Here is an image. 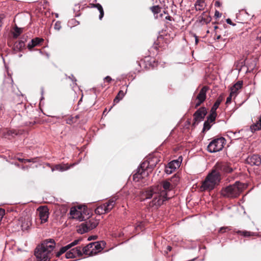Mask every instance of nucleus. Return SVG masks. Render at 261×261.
<instances>
[{
    "label": "nucleus",
    "instance_id": "a18cd8bd",
    "mask_svg": "<svg viewBox=\"0 0 261 261\" xmlns=\"http://www.w3.org/2000/svg\"><path fill=\"white\" fill-rule=\"evenodd\" d=\"M215 15L217 17H220L221 16V14L218 11H216L215 12Z\"/></svg>",
    "mask_w": 261,
    "mask_h": 261
},
{
    "label": "nucleus",
    "instance_id": "2f4dec72",
    "mask_svg": "<svg viewBox=\"0 0 261 261\" xmlns=\"http://www.w3.org/2000/svg\"><path fill=\"white\" fill-rule=\"evenodd\" d=\"M22 32V29L21 28L16 27L14 29V32L13 33V37L14 38H17Z\"/></svg>",
    "mask_w": 261,
    "mask_h": 261
},
{
    "label": "nucleus",
    "instance_id": "5fc2aeb1",
    "mask_svg": "<svg viewBox=\"0 0 261 261\" xmlns=\"http://www.w3.org/2000/svg\"><path fill=\"white\" fill-rule=\"evenodd\" d=\"M167 249H168V251H170L171 250V249H172V248H171V246H167Z\"/></svg>",
    "mask_w": 261,
    "mask_h": 261
},
{
    "label": "nucleus",
    "instance_id": "a211bd4d",
    "mask_svg": "<svg viewBox=\"0 0 261 261\" xmlns=\"http://www.w3.org/2000/svg\"><path fill=\"white\" fill-rule=\"evenodd\" d=\"M242 85L243 82L241 81H239L234 84L230 88V93L231 94H233L234 96H236L238 94V91L242 88Z\"/></svg>",
    "mask_w": 261,
    "mask_h": 261
},
{
    "label": "nucleus",
    "instance_id": "58836bf2",
    "mask_svg": "<svg viewBox=\"0 0 261 261\" xmlns=\"http://www.w3.org/2000/svg\"><path fill=\"white\" fill-rule=\"evenodd\" d=\"M229 229L228 227H222L220 228L219 230V232L220 233H223L227 230H229Z\"/></svg>",
    "mask_w": 261,
    "mask_h": 261
},
{
    "label": "nucleus",
    "instance_id": "5701e85b",
    "mask_svg": "<svg viewBox=\"0 0 261 261\" xmlns=\"http://www.w3.org/2000/svg\"><path fill=\"white\" fill-rule=\"evenodd\" d=\"M90 245V243L87 245L86 246L84 247L82 249V251L84 254L86 255H88L90 256L95 255V251H94L92 247H88Z\"/></svg>",
    "mask_w": 261,
    "mask_h": 261
},
{
    "label": "nucleus",
    "instance_id": "a878e982",
    "mask_svg": "<svg viewBox=\"0 0 261 261\" xmlns=\"http://www.w3.org/2000/svg\"><path fill=\"white\" fill-rule=\"evenodd\" d=\"M126 93V90L125 91H123V90H120L118 94L114 99V102L115 103H118L120 100H121L123 98Z\"/></svg>",
    "mask_w": 261,
    "mask_h": 261
},
{
    "label": "nucleus",
    "instance_id": "8fccbe9b",
    "mask_svg": "<svg viewBox=\"0 0 261 261\" xmlns=\"http://www.w3.org/2000/svg\"><path fill=\"white\" fill-rule=\"evenodd\" d=\"M69 78H70L72 81L76 82V81L73 75H71V76H69Z\"/></svg>",
    "mask_w": 261,
    "mask_h": 261
},
{
    "label": "nucleus",
    "instance_id": "412c9836",
    "mask_svg": "<svg viewBox=\"0 0 261 261\" xmlns=\"http://www.w3.org/2000/svg\"><path fill=\"white\" fill-rule=\"evenodd\" d=\"M89 230H90V229H89V226H88V224L86 223V222L82 223L80 225L79 228L77 229L78 232L81 234L87 232Z\"/></svg>",
    "mask_w": 261,
    "mask_h": 261
},
{
    "label": "nucleus",
    "instance_id": "680f3d73",
    "mask_svg": "<svg viewBox=\"0 0 261 261\" xmlns=\"http://www.w3.org/2000/svg\"><path fill=\"white\" fill-rule=\"evenodd\" d=\"M1 221V219H0V221Z\"/></svg>",
    "mask_w": 261,
    "mask_h": 261
},
{
    "label": "nucleus",
    "instance_id": "f704fd0d",
    "mask_svg": "<svg viewBox=\"0 0 261 261\" xmlns=\"http://www.w3.org/2000/svg\"><path fill=\"white\" fill-rule=\"evenodd\" d=\"M150 9L154 14H158L161 11V8L159 6H152L150 8Z\"/></svg>",
    "mask_w": 261,
    "mask_h": 261
},
{
    "label": "nucleus",
    "instance_id": "13d9d810",
    "mask_svg": "<svg viewBox=\"0 0 261 261\" xmlns=\"http://www.w3.org/2000/svg\"><path fill=\"white\" fill-rule=\"evenodd\" d=\"M214 28V29H215V30H217V29H218V26H217V25H215Z\"/></svg>",
    "mask_w": 261,
    "mask_h": 261
},
{
    "label": "nucleus",
    "instance_id": "dca6fc26",
    "mask_svg": "<svg viewBox=\"0 0 261 261\" xmlns=\"http://www.w3.org/2000/svg\"><path fill=\"white\" fill-rule=\"evenodd\" d=\"M80 210V207H79L78 209L75 207H71L70 209V214L73 219H76L80 221H83L84 217L83 216Z\"/></svg>",
    "mask_w": 261,
    "mask_h": 261
},
{
    "label": "nucleus",
    "instance_id": "4c0bfd02",
    "mask_svg": "<svg viewBox=\"0 0 261 261\" xmlns=\"http://www.w3.org/2000/svg\"><path fill=\"white\" fill-rule=\"evenodd\" d=\"M233 97H235L236 96H234L233 94H231V93H230L229 96L226 99V104L230 103L231 101V99Z\"/></svg>",
    "mask_w": 261,
    "mask_h": 261
},
{
    "label": "nucleus",
    "instance_id": "393cba45",
    "mask_svg": "<svg viewBox=\"0 0 261 261\" xmlns=\"http://www.w3.org/2000/svg\"><path fill=\"white\" fill-rule=\"evenodd\" d=\"M24 42L23 41L21 40L16 42L13 46L14 50L16 51H20L24 47Z\"/></svg>",
    "mask_w": 261,
    "mask_h": 261
},
{
    "label": "nucleus",
    "instance_id": "603ef678",
    "mask_svg": "<svg viewBox=\"0 0 261 261\" xmlns=\"http://www.w3.org/2000/svg\"><path fill=\"white\" fill-rule=\"evenodd\" d=\"M4 18V16L3 15H0V27L2 25V19Z\"/></svg>",
    "mask_w": 261,
    "mask_h": 261
},
{
    "label": "nucleus",
    "instance_id": "9d476101",
    "mask_svg": "<svg viewBox=\"0 0 261 261\" xmlns=\"http://www.w3.org/2000/svg\"><path fill=\"white\" fill-rule=\"evenodd\" d=\"M37 212L41 223H45L47 221L49 213L48 209L45 206H41L38 208Z\"/></svg>",
    "mask_w": 261,
    "mask_h": 261
},
{
    "label": "nucleus",
    "instance_id": "1a4fd4ad",
    "mask_svg": "<svg viewBox=\"0 0 261 261\" xmlns=\"http://www.w3.org/2000/svg\"><path fill=\"white\" fill-rule=\"evenodd\" d=\"M208 88L207 86L203 87L200 90L196 97L195 108L199 106L206 99V94Z\"/></svg>",
    "mask_w": 261,
    "mask_h": 261
},
{
    "label": "nucleus",
    "instance_id": "bb28decb",
    "mask_svg": "<svg viewBox=\"0 0 261 261\" xmlns=\"http://www.w3.org/2000/svg\"><path fill=\"white\" fill-rule=\"evenodd\" d=\"M223 100V97L222 96H219L215 103L214 104L213 106L212 107L211 111L213 112H216L217 109L218 108L219 105H220L221 102Z\"/></svg>",
    "mask_w": 261,
    "mask_h": 261
},
{
    "label": "nucleus",
    "instance_id": "72a5a7b5",
    "mask_svg": "<svg viewBox=\"0 0 261 261\" xmlns=\"http://www.w3.org/2000/svg\"><path fill=\"white\" fill-rule=\"evenodd\" d=\"M238 234H240L244 237H249L252 235V233L247 231H241L239 230L237 231Z\"/></svg>",
    "mask_w": 261,
    "mask_h": 261
},
{
    "label": "nucleus",
    "instance_id": "3c124183",
    "mask_svg": "<svg viewBox=\"0 0 261 261\" xmlns=\"http://www.w3.org/2000/svg\"><path fill=\"white\" fill-rule=\"evenodd\" d=\"M19 161H20L21 162H30L31 161L30 160H29V159H27V160H25V159H19Z\"/></svg>",
    "mask_w": 261,
    "mask_h": 261
},
{
    "label": "nucleus",
    "instance_id": "c85d7f7f",
    "mask_svg": "<svg viewBox=\"0 0 261 261\" xmlns=\"http://www.w3.org/2000/svg\"><path fill=\"white\" fill-rule=\"evenodd\" d=\"M201 17V21L206 23L209 22L211 21V17L206 12H203Z\"/></svg>",
    "mask_w": 261,
    "mask_h": 261
},
{
    "label": "nucleus",
    "instance_id": "f257e3e1",
    "mask_svg": "<svg viewBox=\"0 0 261 261\" xmlns=\"http://www.w3.org/2000/svg\"><path fill=\"white\" fill-rule=\"evenodd\" d=\"M177 177H172L171 179L168 180L163 181L162 183V186L163 190L156 188L151 190L145 191L143 194V196L145 197V199L152 198V200L150 202L149 205L150 206L158 207L163 204V202L168 199L170 198L168 195V192L171 191L174 187L171 182L174 179Z\"/></svg>",
    "mask_w": 261,
    "mask_h": 261
},
{
    "label": "nucleus",
    "instance_id": "c756f323",
    "mask_svg": "<svg viewBox=\"0 0 261 261\" xmlns=\"http://www.w3.org/2000/svg\"><path fill=\"white\" fill-rule=\"evenodd\" d=\"M86 223L89 226V229H90V230L95 228L98 224V223L93 220H89V221H86Z\"/></svg>",
    "mask_w": 261,
    "mask_h": 261
},
{
    "label": "nucleus",
    "instance_id": "7ed1b4c3",
    "mask_svg": "<svg viewBox=\"0 0 261 261\" xmlns=\"http://www.w3.org/2000/svg\"><path fill=\"white\" fill-rule=\"evenodd\" d=\"M245 185L243 184L236 181L233 185L223 188L221 193L225 197L234 198L240 195Z\"/></svg>",
    "mask_w": 261,
    "mask_h": 261
},
{
    "label": "nucleus",
    "instance_id": "49530a36",
    "mask_svg": "<svg viewBox=\"0 0 261 261\" xmlns=\"http://www.w3.org/2000/svg\"><path fill=\"white\" fill-rule=\"evenodd\" d=\"M97 238V237L96 236H90L88 238V240L90 241V240H95V239H96Z\"/></svg>",
    "mask_w": 261,
    "mask_h": 261
},
{
    "label": "nucleus",
    "instance_id": "aec40b11",
    "mask_svg": "<svg viewBox=\"0 0 261 261\" xmlns=\"http://www.w3.org/2000/svg\"><path fill=\"white\" fill-rule=\"evenodd\" d=\"M32 223L29 217L24 218L22 221L21 228L22 230H27L31 226Z\"/></svg>",
    "mask_w": 261,
    "mask_h": 261
},
{
    "label": "nucleus",
    "instance_id": "a19ab883",
    "mask_svg": "<svg viewBox=\"0 0 261 261\" xmlns=\"http://www.w3.org/2000/svg\"><path fill=\"white\" fill-rule=\"evenodd\" d=\"M142 227H143V223L142 222H140L137 224V225L136 227V229L137 230H138L139 229H141Z\"/></svg>",
    "mask_w": 261,
    "mask_h": 261
},
{
    "label": "nucleus",
    "instance_id": "4d7b16f0",
    "mask_svg": "<svg viewBox=\"0 0 261 261\" xmlns=\"http://www.w3.org/2000/svg\"><path fill=\"white\" fill-rule=\"evenodd\" d=\"M219 4H220V3H219V2H216V3H215V5L216 6H217V5L219 6Z\"/></svg>",
    "mask_w": 261,
    "mask_h": 261
},
{
    "label": "nucleus",
    "instance_id": "de8ad7c7",
    "mask_svg": "<svg viewBox=\"0 0 261 261\" xmlns=\"http://www.w3.org/2000/svg\"><path fill=\"white\" fill-rule=\"evenodd\" d=\"M217 32H216V40H219L221 38V36L220 35H217Z\"/></svg>",
    "mask_w": 261,
    "mask_h": 261
},
{
    "label": "nucleus",
    "instance_id": "09e8293b",
    "mask_svg": "<svg viewBox=\"0 0 261 261\" xmlns=\"http://www.w3.org/2000/svg\"><path fill=\"white\" fill-rule=\"evenodd\" d=\"M8 135H12L13 134H14L15 135H17V134L15 132L14 130H10L8 132Z\"/></svg>",
    "mask_w": 261,
    "mask_h": 261
},
{
    "label": "nucleus",
    "instance_id": "864d4df0",
    "mask_svg": "<svg viewBox=\"0 0 261 261\" xmlns=\"http://www.w3.org/2000/svg\"><path fill=\"white\" fill-rule=\"evenodd\" d=\"M90 5H91V8H96L97 4H91Z\"/></svg>",
    "mask_w": 261,
    "mask_h": 261
},
{
    "label": "nucleus",
    "instance_id": "b1692460",
    "mask_svg": "<svg viewBox=\"0 0 261 261\" xmlns=\"http://www.w3.org/2000/svg\"><path fill=\"white\" fill-rule=\"evenodd\" d=\"M74 164L68 165V164H58L55 166V169L60 171H64L69 169L71 167H72Z\"/></svg>",
    "mask_w": 261,
    "mask_h": 261
},
{
    "label": "nucleus",
    "instance_id": "0eeeda50",
    "mask_svg": "<svg viewBox=\"0 0 261 261\" xmlns=\"http://www.w3.org/2000/svg\"><path fill=\"white\" fill-rule=\"evenodd\" d=\"M117 199V198L116 197H113L108 202H106L103 204L98 206L95 210L96 213L102 214L108 213L114 206Z\"/></svg>",
    "mask_w": 261,
    "mask_h": 261
},
{
    "label": "nucleus",
    "instance_id": "20e7f679",
    "mask_svg": "<svg viewBox=\"0 0 261 261\" xmlns=\"http://www.w3.org/2000/svg\"><path fill=\"white\" fill-rule=\"evenodd\" d=\"M220 173L214 169L203 182L202 187L203 189L210 190L213 189L220 181Z\"/></svg>",
    "mask_w": 261,
    "mask_h": 261
},
{
    "label": "nucleus",
    "instance_id": "c9c22d12",
    "mask_svg": "<svg viewBox=\"0 0 261 261\" xmlns=\"http://www.w3.org/2000/svg\"><path fill=\"white\" fill-rule=\"evenodd\" d=\"M210 122H208L207 121H206L204 123V125H203V130H208L210 129V128H211V125H210Z\"/></svg>",
    "mask_w": 261,
    "mask_h": 261
},
{
    "label": "nucleus",
    "instance_id": "052dcab7",
    "mask_svg": "<svg viewBox=\"0 0 261 261\" xmlns=\"http://www.w3.org/2000/svg\"><path fill=\"white\" fill-rule=\"evenodd\" d=\"M260 159H261V156H260Z\"/></svg>",
    "mask_w": 261,
    "mask_h": 261
},
{
    "label": "nucleus",
    "instance_id": "e433bc0d",
    "mask_svg": "<svg viewBox=\"0 0 261 261\" xmlns=\"http://www.w3.org/2000/svg\"><path fill=\"white\" fill-rule=\"evenodd\" d=\"M236 134H237V133L233 132L232 131H229L227 132L228 136H229L230 137H232V136H234V139H236V140L239 138V137L238 138L237 136H236V137L235 136Z\"/></svg>",
    "mask_w": 261,
    "mask_h": 261
},
{
    "label": "nucleus",
    "instance_id": "2eb2a0df",
    "mask_svg": "<svg viewBox=\"0 0 261 261\" xmlns=\"http://www.w3.org/2000/svg\"><path fill=\"white\" fill-rule=\"evenodd\" d=\"M206 110L204 107L199 109L194 114V119L196 121L202 120L206 114Z\"/></svg>",
    "mask_w": 261,
    "mask_h": 261
},
{
    "label": "nucleus",
    "instance_id": "9b49d317",
    "mask_svg": "<svg viewBox=\"0 0 261 261\" xmlns=\"http://www.w3.org/2000/svg\"><path fill=\"white\" fill-rule=\"evenodd\" d=\"M83 254L81 248L80 247H76L75 248L70 249L69 251L66 253L65 256L67 258H75L80 257Z\"/></svg>",
    "mask_w": 261,
    "mask_h": 261
},
{
    "label": "nucleus",
    "instance_id": "f8f14e48",
    "mask_svg": "<svg viewBox=\"0 0 261 261\" xmlns=\"http://www.w3.org/2000/svg\"><path fill=\"white\" fill-rule=\"evenodd\" d=\"M180 162L177 160H173L170 162L166 167L165 171L168 174L173 173L177 168L180 166Z\"/></svg>",
    "mask_w": 261,
    "mask_h": 261
},
{
    "label": "nucleus",
    "instance_id": "423d86ee",
    "mask_svg": "<svg viewBox=\"0 0 261 261\" xmlns=\"http://www.w3.org/2000/svg\"><path fill=\"white\" fill-rule=\"evenodd\" d=\"M226 140L223 137L214 139L207 146V150L210 152H216L221 150L224 147Z\"/></svg>",
    "mask_w": 261,
    "mask_h": 261
},
{
    "label": "nucleus",
    "instance_id": "cd10ccee",
    "mask_svg": "<svg viewBox=\"0 0 261 261\" xmlns=\"http://www.w3.org/2000/svg\"><path fill=\"white\" fill-rule=\"evenodd\" d=\"M260 129H261V123L259 120L250 126V130L252 133Z\"/></svg>",
    "mask_w": 261,
    "mask_h": 261
},
{
    "label": "nucleus",
    "instance_id": "7c9ffc66",
    "mask_svg": "<svg viewBox=\"0 0 261 261\" xmlns=\"http://www.w3.org/2000/svg\"><path fill=\"white\" fill-rule=\"evenodd\" d=\"M216 116H217L216 112H213V111H211L210 114L207 117L206 121L210 122L211 123L213 122L215 120Z\"/></svg>",
    "mask_w": 261,
    "mask_h": 261
},
{
    "label": "nucleus",
    "instance_id": "6e6d98bb",
    "mask_svg": "<svg viewBox=\"0 0 261 261\" xmlns=\"http://www.w3.org/2000/svg\"><path fill=\"white\" fill-rule=\"evenodd\" d=\"M166 19L171 20V17L169 16H166Z\"/></svg>",
    "mask_w": 261,
    "mask_h": 261
},
{
    "label": "nucleus",
    "instance_id": "f3484780",
    "mask_svg": "<svg viewBox=\"0 0 261 261\" xmlns=\"http://www.w3.org/2000/svg\"><path fill=\"white\" fill-rule=\"evenodd\" d=\"M79 241L78 240H75L72 243L68 244L67 245L62 247L60 248V250L56 252V255L57 257H59L64 253L66 252L68 250L71 249L72 247L77 245L79 243Z\"/></svg>",
    "mask_w": 261,
    "mask_h": 261
},
{
    "label": "nucleus",
    "instance_id": "4468645a",
    "mask_svg": "<svg viewBox=\"0 0 261 261\" xmlns=\"http://www.w3.org/2000/svg\"><path fill=\"white\" fill-rule=\"evenodd\" d=\"M106 243L104 241L95 242L90 243L89 247H92L93 250L95 251V254L100 252L105 246ZM88 247H87V248Z\"/></svg>",
    "mask_w": 261,
    "mask_h": 261
},
{
    "label": "nucleus",
    "instance_id": "6e6552de",
    "mask_svg": "<svg viewBox=\"0 0 261 261\" xmlns=\"http://www.w3.org/2000/svg\"><path fill=\"white\" fill-rule=\"evenodd\" d=\"M214 169L216 171L221 173H229L233 171L232 167H231L230 163L227 162H219L214 166Z\"/></svg>",
    "mask_w": 261,
    "mask_h": 261
},
{
    "label": "nucleus",
    "instance_id": "ddd939ff",
    "mask_svg": "<svg viewBox=\"0 0 261 261\" xmlns=\"http://www.w3.org/2000/svg\"><path fill=\"white\" fill-rule=\"evenodd\" d=\"M246 162L251 166H259L261 165V159L259 155L257 154H253L247 158Z\"/></svg>",
    "mask_w": 261,
    "mask_h": 261
},
{
    "label": "nucleus",
    "instance_id": "6ab92c4d",
    "mask_svg": "<svg viewBox=\"0 0 261 261\" xmlns=\"http://www.w3.org/2000/svg\"><path fill=\"white\" fill-rule=\"evenodd\" d=\"M43 40L42 39L39 38H35L31 40V42H30L28 45V47L29 49H31L34 47L38 45L40 43L42 42Z\"/></svg>",
    "mask_w": 261,
    "mask_h": 261
},
{
    "label": "nucleus",
    "instance_id": "f03ea898",
    "mask_svg": "<svg viewBox=\"0 0 261 261\" xmlns=\"http://www.w3.org/2000/svg\"><path fill=\"white\" fill-rule=\"evenodd\" d=\"M53 239L46 240L38 245L35 250L37 261H48L51 257V252L55 247Z\"/></svg>",
    "mask_w": 261,
    "mask_h": 261
},
{
    "label": "nucleus",
    "instance_id": "ea45409f",
    "mask_svg": "<svg viewBox=\"0 0 261 261\" xmlns=\"http://www.w3.org/2000/svg\"><path fill=\"white\" fill-rule=\"evenodd\" d=\"M54 28L56 30H59L61 28V23L59 22H56L55 24Z\"/></svg>",
    "mask_w": 261,
    "mask_h": 261
},
{
    "label": "nucleus",
    "instance_id": "bf43d9fd",
    "mask_svg": "<svg viewBox=\"0 0 261 261\" xmlns=\"http://www.w3.org/2000/svg\"><path fill=\"white\" fill-rule=\"evenodd\" d=\"M195 41L196 43L198 42V39L197 38H195Z\"/></svg>",
    "mask_w": 261,
    "mask_h": 261
},
{
    "label": "nucleus",
    "instance_id": "c03bdc74",
    "mask_svg": "<svg viewBox=\"0 0 261 261\" xmlns=\"http://www.w3.org/2000/svg\"><path fill=\"white\" fill-rule=\"evenodd\" d=\"M226 22L228 24H231V25H234V24H233L232 23V22L231 21V19H229V18H228V19H226Z\"/></svg>",
    "mask_w": 261,
    "mask_h": 261
},
{
    "label": "nucleus",
    "instance_id": "4be33fe9",
    "mask_svg": "<svg viewBox=\"0 0 261 261\" xmlns=\"http://www.w3.org/2000/svg\"><path fill=\"white\" fill-rule=\"evenodd\" d=\"M205 6L204 0H197L195 4V7L197 11H202Z\"/></svg>",
    "mask_w": 261,
    "mask_h": 261
},
{
    "label": "nucleus",
    "instance_id": "473e14b6",
    "mask_svg": "<svg viewBox=\"0 0 261 261\" xmlns=\"http://www.w3.org/2000/svg\"><path fill=\"white\" fill-rule=\"evenodd\" d=\"M96 8L98 9V10L99 11V12L100 13V14L99 16V19L101 20L104 15V11H103L102 7L101 6V5L100 4L98 3V4H97V5H96Z\"/></svg>",
    "mask_w": 261,
    "mask_h": 261
},
{
    "label": "nucleus",
    "instance_id": "79ce46f5",
    "mask_svg": "<svg viewBox=\"0 0 261 261\" xmlns=\"http://www.w3.org/2000/svg\"><path fill=\"white\" fill-rule=\"evenodd\" d=\"M5 211L4 209L0 208V219H2L4 215H5Z\"/></svg>",
    "mask_w": 261,
    "mask_h": 261
},
{
    "label": "nucleus",
    "instance_id": "39448f33",
    "mask_svg": "<svg viewBox=\"0 0 261 261\" xmlns=\"http://www.w3.org/2000/svg\"><path fill=\"white\" fill-rule=\"evenodd\" d=\"M155 166V163H152L151 161H145L143 162L140 167L138 169V171L133 175L134 179L138 178L137 180L141 178H143L144 175L148 174L149 172H151L153 168Z\"/></svg>",
    "mask_w": 261,
    "mask_h": 261
},
{
    "label": "nucleus",
    "instance_id": "37998d69",
    "mask_svg": "<svg viewBox=\"0 0 261 261\" xmlns=\"http://www.w3.org/2000/svg\"><path fill=\"white\" fill-rule=\"evenodd\" d=\"M112 80V78L109 76H107L105 78V81L108 83H110Z\"/></svg>",
    "mask_w": 261,
    "mask_h": 261
}]
</instances>
